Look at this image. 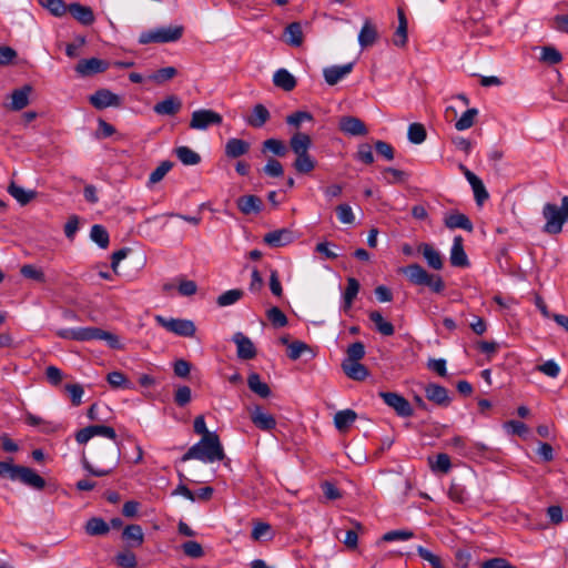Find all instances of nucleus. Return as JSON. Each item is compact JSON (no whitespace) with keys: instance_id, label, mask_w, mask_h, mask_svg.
I'll list each match as a JSON object with an SVG mask.
<instances>
[{"instance_id":"52","label":"nucleus","mask_w":568,"mask_h":568,"mask_svg":"<svg viewBox=\"0 0 568 568\" xmlns=\"http://www.w3.org/2000/svg\"><path fill=\"white\" fill-rule=\"evenodd\" d=\"M20 274L26 278H30V280L37 281L39 283L45 282L44 272L41 268H38L32 264L22 265L20 268Z\"/></svg>"},{"instance_id":"64","label":"nucleus","mask_w":568,"mask_h":568,"mask_svg":"<svg viewBox=\"0 0 568 568\" xmlns=\"http://www.w3.org/2000/svg\"><path fill=\"white\" fill-rule=\"evenodd\" d=\"M305 351H310V346L306 343L301 342V341H294L288 344L287 356L292 361H296L302 356L303 352H305Z\"/></svg>"},{"instance_id":"10","label":"nucleus","mask_w":568,"mask_h":568,"mask_svg":"<svg viewBox=\"0 0 568 568\" xmlns=\"http://www.w3.org/2000/svg\"><path fill=\"white\" fill-rule=\"evenodd\" d=\"M378 395L399 417L413 416L414 410L410 403L400 394L395 392H379Z\"/></svg>"},{"instance_id":"32","label":"nucleus","mask_w":568,"mask_h":568,"mask_svg":"<svg viewBox=\"0 0 568 568\" xmlns=\"http://www.w3.org/2000/svg\"><path fill=\"white\" fill-rule=\"evenodd\" d=\"M312 146V139L308 134L296 132L290 139V148L294 152V154L308 152Z\"/></svg>"},{"instance_id":"40","label":"nucleus","mask_w":568,"mask_h":568,"mask_svg":"<svg viewBox=\"0 0 568 568\" xmlns=\"http://www.w3.org/2000/svg\"><path fill=\"white\" fill-rule=\"evenodd\" d=\"M106 382L112 388L133 389L134 384L119 371L111 372L106 375Z\"/></svg>"},{"instance_id":"12","label":"nucleus","mask_w":568,"mask_h":568,"mask_svg":"<svg viewBox=\"0 0 568 568\" xmlns=\"http://www.w3.org/2000/svg\"><path fill=\"white\" fill-rule=\"evenodd\" d=\"M338 129L349 136H363L368 133L366 124L356 116L344 115L338 120Z\"/></svg>"},{"instance_id":"9","label":"nucleus","mask_w":568,"mask_h":568,"mask_svg":"<svg viewBox=\"0 0 568 568\" xmlns=\"http://www.w3.org/2000/svg\"><path fill=\"white\" fill-rule=\"evenodd\" d=\"M223 118L220 113L210 109H200L192 113L190 128L194 130H206L211 125L222 124Z\"/></svg>"},{"instance_id":"15","label":"nucleus","mask_w":568,"mask_h":568,"mask_svg":"<svg viewBox=\"0 0 568 568\" xmlns=\"http://www.w3.org/2000/svg\"><path fill=\"white\" fill-rule=\"evenodd\" d=\"M232 341L236 345V355L240 359L248 361L256 356V348L253 342L243 333H235Z\"/></svg>"},{"instance_id":"46","label":"nucleus","mask_w":568,"mask_h":568,"mask_svg":"<svg viewBox=\"0 0 568 568\" xmlns=\"http://www.w3.org/2000/svg\"><path fill=\"white\" fill-rule=\"evenodd\" d=\"M478 115V110L475 108L466 110L462 116L455 122V128L458 131H464L471 128L475 119Z\"/></svg>"},{"instance_id":"17","label":"nucleus","mask_w":568,"mask_h":568,"mask_svg":"<svg viewBox=\"0 0 568 568\" xmlns=\"http://www.w3.org/2000/svg\"><path fill=\"white\" fill-rule=\"evenodd\" d=\"M463 237L460 235H456L453 240V245L450 248L449 262L454 267H468L470 262L468 256L464 250Z\"/></svg>"},{"instance_id":"14","label":"nucleus","mask_w":568,"mask_h":568,"mask_svg":"<svg viewBox=\"0 0 568 568\" xmlns=\"http://www.w3.org/2000/svg\"><path fill=\"white\" fill-rule=\"evenodd\" d=\"M250 418L256 428L264 432H270L276 426L274 416L265 413L260 405L250 409Z\"/></svg>"},{"instance_id":"31","label":"nucleus","mask_w":568,"mask_h":568,"mask_svg":"<svg viewBox=\"0 0 568 568\" xmlns=\"http://www.w3.org/2000/svg\"><path fill=\"white\" fill-rule=\"evenodd\" d=\"M273 83L275 87L290 92L295 89L297 82L295 77L286 69H278L273 75Z\"/></svg>"},{"instance_id":"61","label":"nucleus","mask_w":568,"mask_h":568,"mask_svg":"<svg viewBox=\"0 0 568 568\" xmlns=\"http://www.w3.org/2000/svg\"><path fill=\"white\" fill-rule=\"evenodd\" d=\"M335 211L337 214V219L339 220L341 223H343V224H353L354 223L355 215L353 213L352 207L348 204H346V203L339 204L336 206Z\"/></svg>"},{"instance_id":"53","label":"nucleus","mask_w":568,"mask_h":568,"mask_svg":"<svg viewBox=\"0 0 568 568\" xmlns=\"http://www.w3.org/2000/svg\"><path fill=\"white\" fill-rule=\"evenodd\" d=\"M266 317L272 323V325L274 327L280 328V327H284V326L287 325V317H286V315L277 306L271 307L266 312Z\"/></svg>"},{"instance_id":"54","label":"nucleus","mask_w":568,"mask_h":568,"mask_svg":"<svg viewBox=\"0 0 568 568\" xmlns=\"http://www.w3.org/2000/svg\"><path fill=\"white\" fill-rule=\"evenodd\" d=\"M448 496L453 501L459 504H464L468 499L466 488L463 485L455 481L452 483L448 489Z\"/></svg>"},{"instance_id":"55","label":"nucleus","mask_w":568,"mask_h":568,"mask_svg":"<svg viewBox=\"0 0 568 568\" xmlns=\"http://www.w3.org/2000/svg\"><path fill=\"white\" fill-rule=\"evenodd\" d=\"M115 564L120 568H135L138 566L136 557L132 551H121L115 556Z\"/></svg>"},{"instance_id":"50","label":"nucleus","mask_w":568,"mask_h":568,"mask_svg":"<svg viewBox=\"0 0 568 568\" xmlns=\"http://www.w3.org/2000/svg\"><path fill=\"white\" fill-rule=\"evenodd\" d=\"M39 3L55 17H62L68 11L63 0H39Z\"/></svg>"},{"instance_id":"27","label":"nucleus","mask_w":568,"mask_h":568,"mask_svg":"<svg viewBox=\"0 0 568 568\" xmlns=\"http://www.w3.org/2000/svg\"><path fill=\"white\" fill-rule=\"evenodd\" d=\"M398 26L393 36V43L398 48H404L407 43L408 21L403 9L397 10Z\"/></svg>"},{"instance_id":"6","label":"nucleus","mask_w":568,"mask_h":568,"mask_svg":"<svg viewBox=\"0 0 568 568\" xmlns=\"http://www.w3.org/2000/svg\"><path fill=\"white\" fill-rule=\"evenodd\" d=\"M542 216L546 220L542 231L551 235L559 234L564 224L568 222V195L561 199V206L546 203L542 207Z\"/></svg>"},{"instance_id":"8","label":"nucleus","mask_w":568,"mask_h":568,"mask_svg":"<svg viewBox=\"0 0 568 568\" xmlns=\"http://www.w3.org/2000/svg\"><path fill=\"white\" fill-rule=\"evenodd\" d=\"M156 323L165 328L168 332H171L178 336L182 337H193L196 327L193 321L185 318H166L161 315L155 316Z\"/></svg>"},{"instance_id":"58","label":"nucleus","mask_w":568,"mask_h":568,"mask_svg":"<svg viewBox=\"0 0 568 568\" xmlns=\"http://www.w3.org/2000/svg\"><path fill=\"white\" fill-rule=\"evenodd\" d=\"M540 60L548 64H558L562 61V54L554 47H542Z\"/></svg>"},{"instance_id":"25","label":"nucleus","mask_w":568,"mask_h":568,"mask_svg":"<svg viewBox=\"0 0 568 568\" xmlns=\"http://www.w3.org/2000/svg\"><path fill=\"white\" fill-rule=\"evenodd\" d=\"M444 224L449 230L463 229L473 232L474 226L469 217L463 213H452L445 216Z\"/></svg>"},{"instance_id":"44","label":"nucleus","mask_w":568,"mask_h":568,"mask_svg":"<svg viewBox=\"0 0 568 568\" xmlns=\"http://www.w3.org/2000/svg\"><path fill=\"white\" fill-rule=\"evenodd\" d=\"M8 192L14 197L21 205L28 204L34 196V191H26L23 187L11 183L8 187Z\"/></svg>"},{"instance_id":"21","label":"nucleus","mask_w":568,"mask_h":568,"mask_svg":"<svg viewBox=\"0 0 568 568\" xmlns=\"http://www.w3.org/2000/svg\"><path fill=\"white\" fill-rule=\"evenodd\" d=\"M182 109V101L176 95H169L153 106V111L159 115H175Z\"/></svg>"},{"instance_id":"36","label":"nucleus","mask_w":568,"mask_h":568,"mask_svg":"<svg viewBox=\"0 0 568 568\" xmlns=\"http://www.w3.org/2000/svg\"><path fill=\"white\" fill-rule=\"evenodd\" d=\"M248 388L262 398H267L271 395L270 386L262 382L261 376L257 373H251L247 377Z\"/></svg>"},{"instance_id":"33","label":"nucleus","mask_w":568,"mask_h":568,"mask_svg":"<svg viewBox=\"0 0 568 568\" xmlns=\"http://www.w3.org/2000/svg\"><path fill=\"white\" fill-rule=\"evenodd\" d=\"M316 160L308 152L296 154L293 168L300 174H308L316 168Z\"/></svg>"},{"instance_id":"60","label":"nucleus","mask_w":568,"mask_h":568,"mask_svg":"<svg viewBox=\"0 0 568 568\" xmlns=\"http://www.w3.org/2000/svg\"><path fill=\"white\" fill-rule=\"evenodd\" d=\"M416 551L420 558L428 561L433 568H445L442 559L423 546H417Z\"/></svg>"},{"instance_id":"7","label":"nucleus","mask_w":568,"mask_h":568,"mask_svg":"<svg viewBox=\"0 0 568 568\" xmlns=\"http://www.w3.org/2000/svg\"><path fill=\"white\" fill-rule=\"evenodd\" d=\"M184 28L182 26L161 27L152 30L143 31L139 37V43H170L180 40L183 36Z\"/></svg>"},{"instance_id":"37","label":"nucleus","mask_w":568,"mask_h":568,"mask_svg":"<svg viewBox=\"0 0 568 568\" xmlns=\"http://www.w3.org/2000/svg\"><path fill=\"white\" fill-rule=\"evenodd\" d=\"M368 317L374 323L376 331L382 335L392 336L395 333L394 325L390 322L385 321L381 312L372 311L369 312Z\"/></svg>"},{"instance_id":"2","label":"nucleus","mask_w":568,"mask_h":568,"mask_svg":"<svg viewBox=\"0 0 568 568\" xmlns=\"http://www.w3.org/2000/svg\"><path fill=\"white\" fill-rule=\"evenodd\" d=\"M225 453L217 434H206L196 444L191 446L181 457V462L185 463L190 459H197L205 464L222 462L225 459Z\"/></svg>"},{"instance_id":"59","label":"nucleus","mask_w":568,"mask_h":568,"mask_svg":"<svg viewBox=\"0 0 568 568\" xmlns=\"http://www.w3.org/2000/svg\"><path fill=\"white\" fill-rule=\"evenodd\" d=\"M414 537V532L412 530L399 529V530H390L385 532L381 541H396V540H408Z\"/></svg>"},{"instance_id":"19","label":"nucleus","mask_w":568,"mask_h":568,"mask_svg":"<svg viewBox=\"0 0 568 568\" xmlns=\"http://www.w3.org/2000/svg\"><path fill=\"white\" fill-rule=\"evenodd\" d=\"M240 212L244 215L260 214L263 210V201L257 195H242L236 200Z\"/></svg>"},{"instance_id":"38","label":"nucleus","mask_w":568,"mask_h":568,"mask_svg":"<svg viewBox=\"0 0 568 568\" xmlns=\"http://www.w3.org/2000/svg\"><path fill=\"white\" fill-rule=\"evenodd\" d=\"M359 282L355 277L347 278V286L343 294V310L345 312L352 307L354 300L359 292Z\"/></svg>"},{"instance_id":"49","label":"nucleus","mask_w":568,"mask_h":568,"mask_svg":"<svg viewBox=\"0 0 568 568\" xmlns=\"http://www.w3.org/2000/svg\"><path fill=\"white\" fill-rule=\"evenodd\" d=\"M429 465L433 471H439L443 474H447L452 468L450 458L445 453L436 455V459L434 462L429 458Z\"/></svg>"},{"instance_id":"34","label":"nucleus","mask_w":568,"mask_h":568,"mask_svg":"<svg viewBox=\"0 0 568 568\" xmlns=\"http://www.w3.org/2000/svg\"><path fill=\"white\" fill-rule=\"evenodd\" d=\"M122 537L130 544L131 547H139L144 541L142 527L136 524L128 525L122 532Z\"/></svg>"},{"instance_id":"62","label":"nucleus","mask_w":568,"mask_h":568,"mask_svg":"<svg viewBox=\"0 0 568 568\" xmlns=\"http://www.w3.org/2000/svg\"><path fill=\"white\" fill-rule=\"evenodd\" d=\"M182 550L191 558H201L204 555L201 544L194 540L183 542Z\"/></svg>"},{"instance_id":"20","label":"nucleus","mask_w":568,"mask_h":568,"mask_svg":"<svg viewBox=\"0 0 568 568\" xmlns=\"http://www.w3.org/2000/svg\"><path fill=\"white\" fill-rule=\"evenodd\" d=\"M67 12H69L78 22L83 26H91L95 20L93 10L90 7L83 6L79 2L69 4Z\"/></svg>"},{"instance_id":"5","label":"nucleus","mask_w":568,"mask_h":568,"mask_svg":"<svg viewBox=\"0 0 568 568\" xmlns=\"http://www.w3.org/2000/svg\"><path fill=\"white\" fill-rule=\"evenodd\" d=\"M398 272L405 275L413 285L426 286L433 293L440 294L445 290V282L440 275L427 272L417 263L403 266Z\"/></svg>"},{"instance_id":"11","label":"nucleus","mask_w":568,"mask_h":568,"mask_svg":"<svg viewBox=\"0 0 568 568\" xmlns=\"http://www.w3.org/2000/svg\"><path fill=\"white\" fill-rule=\"evenodd\" d=\"M89 102L98 110L109 106L119 108L122 104V98L109 89H99L89 97Z\"/></svg>"},{"instance_id":"56","label":"nucleus","mask_w":568,"mask_h":568,"mask_svg":"<svg viewBox=\"0 0 568 568\" xmlns=\"http://www.w3.org/2000/svg\"><path fill=\"white\" fill-rule=\"evenodd\" d=\"M173 163L171 161H163L160 163V165L151 172L149 176V184H156L159 183L172 169Z\"/></svg>"},{"instance_id":"47","label":"nucleus","mask_w":568,"mask_h":568,"mask_svg":"<svg viewBox=\"0 0 568 568\" xmlns=\"http://www.w3.org/2000/svg\"><path fill=\"white\" fill-rule=\"evenodd\" d=\"M365 356V345L362 342L352 343L346 349V357L342 363L359 362Z\"/></svg>"},{"instance_id":"24","label":"nucleus","mask_w":568,"mask_h":568,"mask_svg":"<svg viewBox=\"0 0 568 568\" xmlns=\"http://www.w3.org/2000/svg\"><path fill=\"white\" fill-rule=\"evenodd\" d=\"M378 39V30L375 23L368 18L365 19L364 24L358 33V43L362 48L372 47Z\"/></svg>"},{"instance_id":"4","label":"nucleus","mask_w":568,"mask_h":568,"mask_svg":"<svg viewBox=\"0 0 568 568\" xmlns=\"http://www.w3.org/2000/svg\"><path fill=\"white\" fill-rule=\"evenodd\" d=\"M0 478L20 481L37 490H42L45 487V480L36 470L27 466L14 465L12 458L0 460Z\"/></svg>"},{"instance_id":"29","label":"nucleus","mask_w":568,"mask_h":568,"mask_svg":"<svg viewBox=\"0 0 568 568\" xmlns=\"http://www.w3.org/2000/svg\"><path fill=\"white\" fill-rule=\"evenodd\" d=\"M250 151V143L245 140L231 138L225 144V155L231 159L240 158Z\"/></svg>"},{"instance_id":"28","label":"nucleus","mask_w":568,"mask_h":568,"mask_svg":"<svg viewBox=\"0 0 568 568\" xmlns=\"http://www.w3.org/2000/svg\"><path fill=\"white\" fill-rule=\"evenodd\" d=\"M32 91L31 85L26 84L20 89H16L11 93L10 109L13 111H20L29 104V95Z\"/></svg>"},{"instance_id":"39","label":"nucleus","mask_w":568,"mask_h":568,"mask_svg":"<svg viewBox=\"0 0 568 568\" xmlns=\"http://www.w3.org/2000/svg\"><path fill=\"white\" fill-rule=\"evenodd\" d=\"M110 531V526L100 517H92L85 524V532L90 536H103Z\"/></svg>"},{"instance_id":"22","label":"nucleus","mask_w":568,"mask_h":568,"mask_svg":"<svg viewBox=\"0 0 568 568\" xmlns=\"http://www.w3.org/2000/svg\"><path fill=\"white\" fill-rule=\"evenodd\" d=\"M418 252L423 254L424 258L427 262V265L435 270L439 271L444 267V260L442 254L435 250L432 244L420 243L418 245Z\"/></svg>"},{"instance_id":"51","label":"nucleus","mask_w":568,"mask_h":568,"mask_svg":"<svg viewBox=\"0 0 568 568\" xmlns=\"http://www.w3.org/2000/svg\"><path fill=\"white\" fill-rule=\"evenodd\" d=\"M263 151H270L276 156H285L287 146L281 140L267 139L263 142Z\"/></svg>"},{"instance_id":"3","label":"nucleus","mask_w":568,"mask_h":568,"mask_svg":"<svg viewBox=\"0 0 568 568\" xmlns=\"http://www.w3.org/2000/svg\"><path fill=\"white\" fill-rule=\"evenodd\" d=\"M57 336L63 339L71 341H105L108 346L112 349H122L123 345L118 335L106 332L99 327H75V328H61L55 332Z\"/></svg>"},{"instance_id":"41","label":"nucleus","mask_w":568,"mask_h":568,"mask_svg":"<svg viewBox=\"0 0 568 568\" xmlns=\"http://www.w3.org/2000/svg\"><path fill=\"white\" fill-rule=\"evenodd\" d=\"M286 42L293 47H300L303 43V31L300 22H292L285 28Z\"/></svg>"},{"instance_id":"26","label":"nucleus","mask_w":568,"mask_h":568,"mask_svg":"<svg viewBox=\"0 0 568 568\" xmlns=\"http://www.w3.org/2000/svg\"><path fill=\"white\" fill-rule=\"evenodd\" d=\"M271 118L270 111L265 105L255 104L252 113L245 119L247 125L258 129L262 128Z\"/></svg>"},{"instance_id":"42","label":"nucleus","mask_w":568,"mask_h":568,"mask_svg":"<svg viewBox=\"0 0 568 568\" xmlns=\"http://www.w3.org/2000/svg\"><path fill=\"white\" fill-rule=\"evenodd\" d=\"M175 154L184 165H196L201 162L200 154L190 149L189 146L176 148Z\"/></svg>"},{"instance_id":"45","label":"nucleus","mask_w":568,"mask_h":568,"mask_svg":"<svg viewBox=\"0 0 568 568\" xmlns=\"http://www.w3.org/2000/svg\"><path fill=\"white\" fill-rule=\"evenodd\" d=\"M90 237L101 248H106L109 246L110 236H109L106 229L103 225L94 224L91 227Z\"/></svg>"},{"instance_id":"43","label":"nucleus","mask_w":568,"mask_h":568,"mask_svg":"<svg viewBox=\"0 0 568 568\" xmlns=\"http://www.w3.org/2000/svg\"><path fill=\"white\" fill-rule=\"evenodd\" d=\"M244 296V291L241 288L229 290L216 298V304L220 307H225L235 304Z\"/></svg>"},{"instance_id":"30","label":"nucleus","mask_w":568,"mask_h":568,"mask_svg":"<svg viewBox=\"0 0 568 568\" xmlns=\"http://www.w3.org/2000/svg\"><path fill=\"white\" fill-rule=\"evenodd\" d=\"M342 369L348 378L357 382L364 381L369 375L367 367L359 362L342 363Z\"/></svg>"},{"instance_id":"13","label":"nucleus","mask_w":568,"mask_h":568,"mask_svg":"<svg viewBox=\"0 0 568 568\" xmlns=\"http://www.w3.org/2000/svg\"><path fill=\"white\" fill-rule=\"evenodd\" d=\"M109 68V62L98 58L82 59L75 65V72L81 77L102 73Z\"/></svg>"},{"instance_id":"35","label":"nucleus","mask_w":568,"mask_h":568,"mask_svg":"<svg viewBox=\"0 0 568 568\" xmlns=\"http://www.w3.org/2000/svg\"><path fill=\"white\" fill-rule=\"evenodd\" d=\"M357 414L353 409L338 410L334 416V425L337 430L345 432L356 420Z\"/></svg>"},{"instance_id":"16","label":"nucleus","mask_w":568,"mask_h":568,"mask_svg":"<svg viewBox=\"0 0 568 568\" xmlns=\"http://www.w3.org/2000/svg\"><path fill=\"white\" fill-rule=\"evenodd\" d=\"M294 241V232L290 229H278L264 235L263 242L270 247H282Z\"/></svg>"},{"instance_id":"48","label":"nucleus","mask_w":568,"mask_h":568,"mask_svg":"<svg viewBox=\"0 0 568 568\" xmlns=\"http://www.w3.org/2000/svg\"><path fill=\"white\" fill-rule=\"evenodd\" d=\"M407 136L409 142L420 144L426 140L427 132L423 124L412 123L408 126Z\"/></svg>"},{"instance_id":"63","label":"nucleus","mask_w":568,"mask_h":568,"mask_svg":"<svg viewBox=\"0 0 568 568\" xmlns=\"http://www.w3.org/2000/svg\"><path fill=\"white\" fill-rule=\"evenodd\" d=\"M192 392L189 386H180L174 393V402L178 406L183 407L191 402Z\"/></svg>"},{"instance_id":"57","label":"nucleus","mask_w":568,"mask_h":568,"mask_svg":"<svg viewBox=\"0 0 568 568\" xmlns=\"http://www.w3.org/2000/svg\"><path fill=\"white\" fill-rule=\"evenodd\" d=\"M263 172L270 178H281L284 174V168L278 160L270 158L263 168Z\"/></svg>"},{"instance_id":"1","label":"nucleus","mask_w":568,"mask_h":568,"mask_svg":"<svg viewBox=\"0 0 568 568\" xmlns=\"http://www.w3.org/2000/svg\"><path fill=\"white\" fill-rule=\"evenodd\" d=\"M94 436H103L106 437L114 443H116L118 435L113 427L106 425H90L84 428H81L75 433V440L78 444L83 445L87 444ZM93 457L100 462H110L111 466L108 468H95L88 460L85 455H82V467L92 476L103 477L113 473L116 468L120 457L121 450L118 444L115 445H104L98 444L93 447Z\"/></svg>"},{"instance_id":"23","label":"nucleus","mask_w":568,"mask_h":568,"mask_svg":"<svg viewBox=\"0 0 568 568\" xmlns=\"http://www.w3.org/2000/svg\"><path fill=\"white\" fill-rule=\"evenodd\" d=\"M354 62H349L343 65H332L325 68L323 71L324 79L327 84H337L345 75L352 72Z\"/></svg>"},{"instance_id":"18","label":"nucleus","mask_w":568,"mask_h":568,"mask_svg":"<svg viewBox=\"0 0 568 568\" xmlns=\"http://www.w3.org/2000/svg\"><path fill=\"white\" fill-rule=\"evenodd\" d=\"M425 396L428 400L442 407L449 406L452 402L447 388L435 383H429L426 385Z\"/></svg>"}]
</instances>
